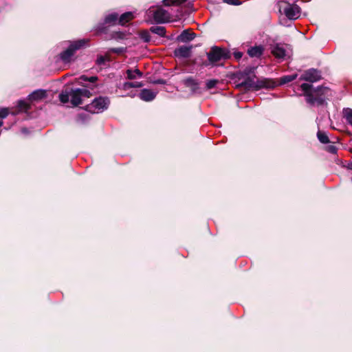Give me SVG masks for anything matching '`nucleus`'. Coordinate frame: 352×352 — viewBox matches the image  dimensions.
I'll list each match as a JSON object with an SVG mask.
<instances>
[{"label": "nucleus", "instance_id": "1", "mask_svg": "<svg viewBox=\"0 0 352 352\" xmlns=\"http://www.w3.org/2000/svg\"><path fill=\"white\" fill-rule=\"evenodd\" d=\"M311 85L307 83L301 85V89L304 91L306 100L311 104L321 105L324 103L325 98L329 95V89L327 87H318L311 90Z\"/></svg>", "mask_w": 352, "mask_h": 352}, {"label": "nucleus", "instance_id": "2", "mask_svg": "<svg viewBox=\"0 0 352 352\" xmlns=\"http://www.w3.org/2000/svg\"><path fill=\"white\" fill-rule=\"evenodd\" d=\"M278 6L279 12L289 20H296L300 16V8L296 4L280 1L278 3Z\"/></svg>", "mask_w": 352, "mask_h": 352}, {"label": "nucleus", "instance_id": "3", "mask_svg": "<svg viewBox=\"0 0 352 352\" xmlns=\"http://www.w3.org/2000/svg\"><path fill=\"white\" fill-rule=\"evenodd\" d=\"M110 104L107 97L100 96L95 98L91 103L86 107L87 111L92 113H98L107 109Z\"/></svg>", "mask_w": 352, "mask_h": 352}, {"label": "nucleus", "instance_id": "4", "mask_svg": "<svg viewBox=\"0 0 352 352\" xmlns=\"http://www.w3.org/2000/svg\"><path fill=\"white\" fill-rule=\"evenodd\" d=\"M87 43V41L85 39H80L78 41H76L72 42L68 48L63 51L60 54V58L65 63H69L71 61L72 56H74L75 52L85 45Z\"/></svg>", "mask_w": 352, "mask_h": 352}, {"label": "nucleus", "instance_id": "5", "mask_svg": "<svg viewBox=\"0 0 352 352\" xmlns=\"http://www.w3.org/2000/svg\"><path fill=\"white\" fill-rule=\"evenodd\" d=\"M147 14L152 16L155 22L157 23L168 22L171 19L168 12L162 8H151L148 10Z\"/></svg>", "mask_w": 352, "mask_h": 352}, {"label": "nucleus", "instance_id": "6", "mask_svg": "<svg viewBox=\"0 0 352 352\" xmlns=\"http://www.w3.org/2000/svg\"><path fill=\"white\" fill-rule=\"evenodd\" d=\"M91 94L89 91L86 89H76L72 90L70 94L71 102L74 106H78L82 104V98H89Z\"/></svg>", "mask_w": 352, "mask_h": 352}, {"label": "nucleus", "instance_id": "7", "mask_svg": "<svg viewBox=\"0 0 352 352\" xmlns=\"http://www.w3.org/2000/svg\"><path fill=\"white\" fill-rule=\"evenodd\" d=\"M207 55L208 60L211 63H217L222 58H227V53L226 50L218 47H212Z\"/></svg>", "mask_w": 352, "mask_h": 352}, {"label": "nucleus", "instance_id": "8", "mask_svg": "<svg viewBox=\"0 0 352 352\" xmlns=\"http://www.w3.org/2000/svg\"><path fill=\"white\" fill-rule=\"evenodd\" d=\"M321 79V74L319 71L315 69H310L305 71L300 76V80L315 82Z\"/></svg>", "mask_w": 352, "mask_h": 352}, {"label": "nucleus", "instance_id": "9", "mask_svg": "<svg viewBox=\"0 0 352 352\" xmlns=\"http://www.w3.org/2000/svg\"><path fill=\"white\" fill-rule=\"evenodd\" d=\"M271 53L278 59H283L286 56V51L281 44H276L271 47Z\"/></svg>", "mask_w": 352, "mask_h": 352}, {"label": "nucleus", "instance_id": "10", "mask_svg": "<svg viewBox=\"0 0 352 352\" xmlns=\"http://www.w3.org/2000/svg\"><path fill=\"white\" fill-rule=\"evenodd\" d=\"M156 96V93L151 89H144L140 94V98L144 101H151Z\"/></svg>", "mask_w": 352, "mask_h": 352}, {"label": "nucleus", "instance_id": "11", "mask_svg": "<svg viewBox=\"0 0 352 352\" xmlns=\"http://www.w3.org/2000/svg\"><path fill=\"white\" fill-rule=\"evenodd\" d=\"M191 47L181 46L175 50V54L177 57L188 58L190 55Z\"/></svg>", "mask_w": 352, "mask_h": 352}, {"label": "nucleus", "instance_id": "12", "mask_svg": "<svg viewBox=\"0 0 352 352\" xmlns=\"http://www.w3.org/2000/svg\"><path fill=\"white\" fill-rule=\"evenodd\" d=\"M195 37V34L190 32L188 30H184L178 36V40L181 42H188L193 40Z\"/></svg>", "mask_w": 352, "mask_h": 352}, {"label": "nucleus", "instance_id": "13", "mask_svg": "<svg viewBox=\"0 0 352 352\" xmlns=\"http://www.w3.org/2000/svg\"><path fill=\"white\" fill-rule=\"evenodd\" d=\"M46 97V91L45 90L38 89L34 91L29 96V99L32 101L40 100Z\"/></svg>", "mask_w": 352, "mask_h": 352}, {"label": "nucleus", "instance_id": "14", "mask_svg": "<svg viewBox=\"0 0 352 352\" xmlns=\"http://www.w3.org/2000/svg\"><path fill=\"white\" fill-rule=\"evenodd\" d=\"M263 51V48L262 46H254L250 47L248 50V53L251 57H258L260 56Z\"/></svg>", "mask_w": 352, "mask_h": 352}, {"label": "nucleus", "instance_id": "15", "mask_svg": "<svg viewBox=\"0 0 352 352\" xmlns=\"http://www.w3.org/2000/svg\"><path fill=\"white\" fill-rule=\"evenodd\" d=\"M133 19V14L132 12H125L120 16L119 20H118V23L122 25H124L129 21L132 20Z\"/></svg>", "mask_w": 352, "mask_h": 352}, {"label": "nucleus", "instance_id": "16", "mask_svg": "<svg viewBox=\"0 0 352 352\" xmlns=\"http://www.w3.org/2000/svg\"><path fill=\"white\" fill-rule=\"evenodd\" d=\"M184 84L191 89L192 91H195L198 89V84L192 78H188L184 80Z\"/></svg>", "mask_w": 352, "mask_h": 352}, {"label": "nucleus", "instance_id": "17", "mask_svg": "<svg viewBox=\"0 0 352 352\" xmlns=\"http://www.w3.org/2000/svg\"><path fill=\"white\" fill-rule=\"evenodd\" d=\"M127 78L130 80L135 79L137 78H141L142 76V73L139 69H128L126 71Z\"/></svg>", "mask_w": 352, "mask_h": 352}, {"label": "nucleus", "instance_id": "18", "mask_svg": "<svg viewBox=\"0 0 352 352\" xmlns=\"http://www.w3.org/2000/svg\"><path fill=\"white\" fill-rule=\"evenodd\" d=\"M297 77L296 74L294 75H288V76H284L281 77L280 78L278 79L279 85H284L287 82H292V80H295Z\"/></svg>", "mask_w": 352, "mask_h": 352}, {"label": "nucleus", "instance_id": "19", "mask_svg": "<svg viewBox=\"0 0 352 352\" xmlns=\"http://www.w3.org/2000/svg\"><path fill=\"white\" fill-rule=\"evenodd\" d=\"M118 15L116 13L109 14L105 18L106 24H115L117 21L118 22Z\"/></svg>", "mask_w": 352, "mask_h": 352}, {"label": "nucleus", "instance_id": "20", "mask_svg": "<svg viewBox=\"0 0 352 352\" xmlns=\"http://www.w3.org/2000/svg\"><path fill=\"white\" fill-rule=\"evenodd\" d=\"M151 31L159 36H164L166 34V30L164 27L153 26L151 28Z\"/></svg>", "mask_w": 352, "mask_h": 352}, {"label": "nucleus", "instance_id": "21", "mask_svg": "<svg viewBox=\"0 0 352 352\" xmlns=\"http://www.w3.org/2000/svg\"><path fill=\"white\" fill-rule=\"evenodd\" d=\"M278 85V79L265 78V89H273Z\"/></svg>", "mask_w": 352, "mask_h": 352}, {"label": "nucleus", "instance_id": "22", "mask_svg": "<svg viewBox=\"0 0 352 352\" xmlns=\"http://www.w3.org/2000/svg\"><path fill=\"white\" fill-rule=\"evenodd\" d=\"M343 115L348 123L352 125V109L349 108L344 109Z\"/></svg>", "mask_w": 352, "mask_h": 352}, {"label": "nucleus", "instance_id": "23", "mask_svg": "<svg viewBox=\"0 0 352 352\" xmlns=\"http://www.w3.org/2000/svg\"><path fill=\"white\" fill-rule=\"evenodd\" d=\"M317 136L320 142L327 144L329 142V138L324 132L319 131L317 133Z\"/></svg>", "mask_w": 352, "mask_h": 352}, {"label": "nucleus", "instance_id": "24", "mask_svg": "<svg viewBox=\"0 0 352 352\" xmlns=\"http://www.w3.org/2000/svg\"><path fill=\"white\" fill-rule=\"evenodd\" d=\"M18 108L19 111H28L30 109V105L25 101L20 100L18 102Z\"/></svg>", "mask_w": 352, "mask_h": 352}, {"label": "nucleus", "instance_id": "25", "mask_svg": "<svg viewBox=\"0 0 352 352\" xmlns=\"http://www.w3.org/2000/svg\"><path fill=\"white\" fill-rule=\"evenodd\" d=\"M80 80V83H83L82 82H95L98 80V78L96 76H91V77H87L86 76H81L79 78Z\"/></svg>", "mask_w": 352, "mask_h": 352}, {"label": "nucleus", "instance_id": "26", "mask_svg": "<svg viewBox=\"0 0 352 352\" xmlns=\"http://www.w3.org/2000/svg\"><path fill=\"white\" fill-rule=\"evenodd\" d=\"M186 0H164V3L166 6L172 5H179L184 2Z\"/></svg>", "mask_w": 352, "mask_h": 352}, {"label": "nucleus", "instance_id": "27", "mask_svg": "<svg viewBox=\"0 0 352 352\" xmlns=\"http://www.w3.org/2000/svg\"><path fill=\"white\" fill-rule=\"evenodd\" d=\"M59 98L61 102L67 103L69 100H71L70 95L68 94L62 93L59 95Z\"/></svg>", "mask_w": 352, "mask_h": 352}, {"label": "nucleus", "instance_id": "28", "mask_svg": "<svg viewBox=\"0 0 352 352\" xmlns=\"http://www.w3.org/2000/svg\"><path fill=\"white\" fill-rule=\"evenodd\" d=\"M8 115V109L2 108L0 109V118H4Z\"/></svg>", "mask_w": 352, "mask_h": 352}, {"label": "nucleus", "instance_id": "29", "mask_svg": "<svg viewBox=\"0 0 352 352\" xmlns=\"http://www.w3.org/2000/svg\"><path fill=\"white\" fill-rule=\"evenodd\" d=\"M217 84V80H211L207 82L206 86L208 89L213 88Z\"/></svg>", "mask_w": 352, "mask_h": 352}, {"label": "nucleus", "instance_id": "30", "mask_svg": "<svg viewBox=\"0 0 352 352\" xmlns=\"http://www.w3.org/2000/svg\"><path fill=\"white\" fill-rule=\"evenodd\" d=\"M130 85L132 87H135V88H139V87H142V82H130Z\"/></svg>", "mask_w": 352, "mask_h": 352}, {"label": "nucleus", "instance_id": "31", "mask_svg": "<svg viewBox=\"0 0 352 352\" xmlns=\"http://www.w3.org/2000/svg\"><path fill=\"white\" fill-rule=\"evenodd\" d=\"M225 1L231 5H239L241 3L239 0H225Z\"/></svg>", "mask_w": 352, "mask_h": 352}, {"label": "nucleus", "instance_id": "32", "mask_svg": "<svg viewBox=\"0 0 352 352\" xmlns=\"http://www.w3.org/2000/svg\"><path fill=\"white\" fill-rule=\"evenodd\" d=\"M234 56L236 60H239L243 56V53L240 52H236L234 53Z\"/></svg>", "mask_w": 352, "mask_h": 352}, {"label": "nucleus", "instance_id": "33", "mask_svg": "<svg viewBox=\"0 0 352 352\" xmlns=\"http://www.w3.org/2000/svg\"><path fill=\"white\" fill-rule=\"evenodd\" d=\"M327 150H328V151H329V152H330V153H336V151H337V148H336V146H329L328 147V149H327Z\"/></svg>", "mask_w": 352, "mask_h": 352}, {"label": "nucleus", "instance_id": "34", "mask_svg": "<svg viewBox=\"0 0 352 352\" xmlns=\"http://www.w3.org/2000/svg\"><path fill=\"white\" fill-rule=\"evenodd\" d=\"M131 88V85H130V82H124L122 85V89H124V90H127Z\"/></svg>", "mask_w": 352, "mask_h": 352}, {"label": "nucleus", "instance_id": "35", "mask_svg": "<svg viewBox=\"0 0 352 352\" xmlns=\"http://www.w3.org/2000/svg\"><path fill=\"white\" fill-rule=\"evenodd\" d=\"M105 59L103 56H100L97 59V62L98 64H102L104 62Z\"/></svg>", "mask_w": 352, "mask_h": 352}, {"label": "nucleus", "instance_id": "36", "mask_svg": "<svg viewBox=\"0 0 352 352\" xmlns=\"http://www.w3.org/2000/svg\"><path fill=\"white\" fill-rule=\"evenodd\" d=\"M3 124V122L0 121V126Z\"/></svg>", "mask_w": 352, "mask_h": 352}]
</instances>
